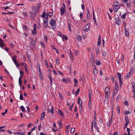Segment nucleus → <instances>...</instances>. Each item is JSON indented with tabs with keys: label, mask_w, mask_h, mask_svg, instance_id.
Segmentation results:
<instances>
[{
	"label": "nucleus",
	"mask_w": 135,
	"mask_h": 135,
	"mask_svg": "<svg viewBox=\"0 0 135 135\" xmlns=\"http://www.w3.org/2000/svg\"><path fill=\"white\" fill-rule=\"evenodd\" d=\"M56 21L53 19H51L50 21V24L51 26L53 27L52 29L53 30L56 28Z\"/></svg>",
	"instance_id": "1"
},
{
	"label": "nucleus",
	"mask_w": 135,
	"mask_h": 135,
	"mask_svg": "<svg viewBox=\"0 0 135 135\" xmlns=\"http://www.w3.org/2000/svg\"><path fill=\"white\" fill-rule=\"evenodd\" d=\"M90 27V24L88 23L84 27L85 29H83V30L86 32H88L89 30Z\"/></svg>",
	"instance_id": "2"
},
{
	"label": "nucleus",
	"mask_w": 135,
	"mask_h": 135,
	"mask_svg": "<svg viewBox=\"0 0 135 135\" xmlns=\"http://www.w3.org/2000/svg\"><path fill=\"white\" fill-rule=\"evenodd\" d=\"M36 27L37 26L36 24H34V28L33 30H32V33L33 35H35L36 34Z\"/></svg>",
	"instance_id": "3"
},
{
	"label": "nucleus",
	"mask_w": 135,
	"mask_h": 135,
	"mask_svg": "<svg viewBox=\"0 0 135 135\" xmlns=\"http://www.w3.org/2000/svg\"><path fill=\"white\" fill-rule=\"evenodd\" d=\"M115 84L114 88L115 90L114 92H115H115L116 93H117L118 92V90L119 89L118 85L116 81H115Z\"/></svg>",
	"instance_id": "4"
},
{
	"label": "nucleus",
	"mask_w": 135,
	"mask_h": 135,
	"mask_svg": "<svg viewBox=\"0 0 135 135\" xmlns=\"http://www.w3.org/2000/svg\"><path fill=\"white\" fill-rule=\"evenodd\" d=\"M132 73L131 72V71H130L127 74L126 76L124 77L125 79H127L128 78H130L131 76Z\"/></svg>",
	"instance_id": "5"
},
{
	"label": "nucleus",
	"mask_w": 135,
	"mask_h": 135,
	"mask_svg": "<svg viewBox=\"0 0 135 135\" xmlns=\"http://www.w3.org/2000/svg\"><path fill=\"white\" fill-rule=\"evenodd\" d=\"M64 7H62L60 8L61 11V15H63L65 11V6L64 4Z\"/></svg>",
	"instance_id": "6"
},
{
	"label": "nucleus",
	"mask_w": 135,
	"mask_h": 135,
	"mask_svg": "<svg viewBox=\"0 0 135 135\" xmlns=\"http://www.w3.org/2000/svg\"><path fill=\"white\" fill-rule=\"evenodd\" d=\"M32 12L30 13H33L36 14L37 12V9L36 8V6H33L32 8Z\"/></svg>",
	"instance_id": "7"
},
{
	"label": "nucleus",
	"mask_w": 135,
	"mask_h": 135,
	"mask_svg": "<svg viewBox=\"0 0 135 135\" xmlns=\"http://www.w3.org/2000/svg\"><path fill=\"white\" fill-rule=\"evenodd\" d=\"M30 17L31 20H35V17L36 15V14L33 13H30Z\"/></svg>",
	"instance_id": "8"
},
{
	"label": "nucleus",
	"mask_w": 135,
	"mask_h": 135,
	"mask_svg": "<svg viewBox=\"0 0 135 135\" xmlns=\"http://www.w3.org/2000/svg\"><path fill=\"white\" fill-rule=\"evenodd\" d=\"M44 27L45 28H46L48 26V22L47 21L44 20Z\"/></svg>",
	"instance_id": "9"
},
{
	"label": "nucleus",
	"mask_w": 135,
	"mask_h": 135,
	"mask_svg": "<svg viewBox=\"0 0 135 135\" xmlns=\"http://www.w3.org/2000/svg\"><path fill=\"white\" fill-rule=\"evenodd\" d=\"M125 120H126V123L125 124V126L124 127V128H126L129 122V120L128 118H127L126 117H125Z\"/></svg>",
	"instance_id": "10"
},
{
	"label": "nucleus",
	"mask_w": 135,
	"mask_h": 135,
	"mask_svg": "<svg viewBox=\"0 0 135 135\" xmlns=\"http://www.w3.org/2000/svg\"><path fill=\"white\" fill-rule=\"evenodd\" d=\"M115 21L116 22V23L118 25H120L121 23V21L120 19L118 17H117V18H116L115 19Z\"/></svg>",
	"instance_id": "11"
},
{
	"label": "nucleus",
	"mask_w": 135,
	"mask_h": 135,
	"mask_svg": "<svg viewBox=\"0 0 135 135\" xmlns=\"http://www.w3.org/2000/svg\"><path fill=\"white\" fill-rule=\"evenodd\" d=\"M54 107H52L51 109V110H50L49 108H48L47 109L48 112H49V113L50 112L51 114H53L54 113Z\"/></svg>",
	"instance_id": "12"
},
{
	"label": "nucleus",
	"mask_w": 135,
	"mask_h": 135,
	"mask_svg": "<svg viewBox=\"0 0 135 135\" xmlns=\"http://www.w3.org/2000/svg\"><path fill=\"white\" fill-rule=\"evenodd\" d=\"M70 51V54H69V56L71 58V59L72 60H73L74 59V56L72 54V52L71 51V50H69Z\"/></svg>",
	"instance_id": "13"
},
{
	"label": "nucleus",
	"mask_w": 135,
	"mask_h": 135,
	"mask_svg": "<svg viewBox=\"0 0 135 135\" xmlns=\"http://www.w3.org/2000/svg\"><path fill=\"white\" fill-rule=\"evenodd\" d=\"M31 45L32 47H34L35 46V41L32 38L31 41Z\"/></svg>",
	"instance_id": "14"
},
{
	"label": "nucleus",
	"mask_w": 135,
	"mask_h": 135,
	"mask_svg": "<svg viewBox=\"0 0 135 135\" xmlns=\"http://www.w3.org/2000/svg\"><path fill=\"white\" fill-rule=\"evenodd\" d=\"M93 68H94V70H93L94 74L95 75H96L98 73V71L96 69V67L95 65L94 66Z\"/></svg>",
	"instance_id": "15"
},
{
	"label": "nucleus",
	"mask_w": 135,
	"mask_h": 135,
	"mask_svg": "<svg viewBox=\"0 0 135 135\" xmlns=\"http://www.w3.org/2000/svg\"><path fill=\"white\" fill-rule=\"evenodd\" d=\"M3 41L1 38H0V46L2 48L4 46Z\"/></svg>",
	"instance_id": "16"
},
{
	"label": "nucleus",
	"mask_w": 135,
	"mask_h": 135,
	"mask_svg": "<svg viewBox=\"0 0 135 135\" xmlns=\"http://www.w3.org/2000/svg\"><path fill=\"white\" fill-rule=\"evenodd\" d=\"M112 117L111 118V119L109 120V121L108 122L107 124L108 127H109L111 125L112 123Z\"/></svg>",
	"instance_id": "17"
},
{
	"label": "nucleus",
	"mask_w": 135,
	"mask_h": 135,
	"mask_svg": "<svg viewBox=\"0 0 135 135\" xmlns=\"http://www.w3.org/2000/svg\"><path fill=\"white\" fill-rule=\"evenodd\" d=\"M20 76L19 78V79H21V78L23 76L24 74L23 72L21 71H20Z\"/></svg>",
	"instance_id": "18"
},
{
	"label": "nucleus",
	"mask_w": 135,
	"mask_h": 135,
	"mask_svg": "<svg viewBox=\"0 0 135 135\" xmlns=\"http://www.w3.org/2000/svg\"><path fill=\"white\" fill-rule=\"evenodd\" d=\"M113 7L114 11L115 12H117L119 8V7H117L114 6H113Z\"/></svg>",
	"instance_id": "19"
},
{
	"label": "nucleus",
	"mask_w": 135,
	"mask_h": 135,
	"mask_svg": "<svg viewBox=\"0 0 135 135\" xmlns=\"http://www.w3.org/2000/svg\"><path fill=\"white\" fill-rule=\"evenodd\" d=\"M88 13L87 14V18L88 19H89L90 18V12L89 10L88 9H87Z\"/></svg>",
	"instance_id": "20"
},
{
	"label": "nucleus",
	"mask_w": 135,
	"mask_h": 135,
	"mask_svg": "<svg viewBox=\"0 0 135 135\" xmlns=\"http://www.w3.org/2000/svg\"><path fill=\"white\" fill-rule=\"evenodd\" d=\"M110 91V88L108 87H106L105 89V93H108Z\"/></svg>",
	"instance_id": "21"
},
{
	"label": "nucleus",
	"mask_w": 135,
	"mask_h": 135,
	"mask_svg": "<svg viewBox=\"0 0 135 135\" xmlns=\"http://www.w3.org/2000/svg\"><path fill=\"white\" fill-rule=\"evenodd\" d=\"M124 28H125L124 31L125 32V35L127 37H128L129 35V33L127 31L125 26L124 27Z\"/></svg>",
	"instance_id": "22"
},
{
	"label": "nucleus",
	"mask_w": 135,
	"mask_h": 135,
	"mask_svg": "<svg viewBox=\"0 0 135 135\" xmlns=\"http://www.w3.org/2000/svg\"><path fill=\"white\" fill-rule=\"evenodd\" d=\"M119 3L118 2H115L113 4V6H115V7H119Z\"/></svg>",
	"instance_id": "23"
},
{
	"label": "nucleus",
	"mask_w": 135,
	"mask_h": 135,
	"mask_svg": "<svg viewBox=\"0 0 135 135\" xmlns=\"http://www.w3.org/2000/svg\"><path fill=\"white\" fill-rule=\"evenodd\" d=\"M20 108L22 112H25L26 111L24 107L23 106H21Z\"/></svg>",
	"instance_id": "24"
},
{
	"label": "nucleus",
	"mask_w": 135,
	"mask_h": 135,
	"mask_svg": "<svg viewBox=\"0 0 135 135\" xmlns=\"http://www.w3.org/2000/svg\"><path fill=\"white\" fill-rule=\"evenodd\" d=\"M45 113L44 112L42 113L41 115V118H40V119H42L43 120L45 117Z\"/></svg>",
	"instance_id": "25"
},
{
	"label": "nucleus",
	"mask_w": 135,
	"mask_h": 135,
	"mask_svg": "<svg viewBox=\"0 0 135 135\" xmlns=\"http://www.w3.org/2000/svg\"><path fill=\"white\" fill-rule=\"evenodd\" d=\"M117 74L118 75V78L119 80H122L121 78V74L119 73H117Z\"/></svg>",
	"instance_id": "26"
},
{
	"label": "nucleus",
	"mask_w": 135,
	"mask_h": 135,
	"mask_svg": "<svg viewBox=\"0 0 135 135\" xmlns=\"http://www.w3.org/2000/svg\"><path fill=\"white\" fill-rule=\"evenodd\" d=\"M38 66H39V75H40V78H41V76H42V74H41V69H40V66L39 65H38Z\"/></svg>",
	"instance_id": "27"
},
{
	"label": "nucleus",
	"mask_w": 135,
	"mask_h": 135,
	"mask_svg": "<svg viewBox=\"0 0 135 135\" xmlns=\"http://www.w3.org/2000/svg\"><path fill=\"white\" fill-rule=\"evenodd\" d=\"M74 52L75 54L76 55H78L79 54V52L78 50H74Z\"/></svg>",
	"instance_id": "28"
},
{
	"label": "nucleus",
	"mask_w": 135,
	"mask_h": 135,
	"mask_svg": "<svg viewBox=\"0 0 135 135\" xmlns=\"http://www.w3.org/2000/svg\"><path fill=\"white\" fill-rule=\"evenodd\" d=\"M27 26L26 25H23L22 26V28L23 30H25L26 32L27 31Z\"/></svg>",
	"instance_id": "29"
},
{
	"label": "nucleus",
	"mask_w": 135,
	"mask_h": 135,
	"mask_svg": "<svg viewBox=\"0 0 135 135\" xmlns=\"http://www.w3.org/2000/svg\"><path fill=\"white\" fill-rule=\"evenodd\" d=\"M96 64L97 65H101V63L99 60H97L96 61Z\"/></svg>",
	"instance_id": "30"
},
{
	"label": "nucleus",
	"mask_w": 135,
	"mask_h": 135,
	"mask_svg": "<svg viewBox=\"0 0 135 135\" xmlns=\"http://www.w3.org/2000/svg\"><path fill=\"white\" fill-rule=\"evenodd\" d=\"M17 58V57L16 55H14L12 57V59L13 61V62H14L15 61H16V59Z\"/></svg>",
	"instance_id": "31"
},
{
	"label": "nucleus",
	"mask_w": 135,
	"mask_h": 135,
	"mask_svg": "<svg viewBox=\"0 0 135 135\" xmlns=\"http://www.w3.org/2000/svg\"><path fill=\"white\" fill-rule=\"evenodd\" d=\"M94 121H95L96 120V111L95 110H94Z\"/></svg>",
	"instance_id": "32"
},
{
	"label": "nucleus",
	"mask_w": 135,
	"mask_h": 135,
	"mask_svg": "<svg viewBox=\"0 0 135 135\" xmlns=\"http://www.w3.org/2000/svg\"><path fill=\"white\" fill-rule=\"evenodd\" d=\"M58 114H60L61 116H62L63 115V114L61 110L59 109L58 110Z\"/></svg>",
	"instance_id": "33"
},
{
	"label": "nucleus",
	"mask_w": 135,
	"mask_h": 135,
	"mask_svg": "<svg viewBox=\"0 0 135 135\" xmlns=\"http://www.w3.org/2000/svg\"><path fill=\"white\" fill-rule=\"evenodd\" d=\"M80 91L79 88L76 91L75 93V94L76 96H77V95L78 94Z\"/></svg>",
	"instance_id": "34"
},
{
	"label": "nucleus",
	"mask_w": 135,
	"mask_h": 135,
	"mask_svg": "<svg viewBox=\"0 0 135 135\" xmlns=\"http://www.w3.org/2000/svg\"><path fill=\"white\" fill-rule=\"evenodd\" d=\"M62 81L64 82L67 83L68 82H69V81L68 80H67L66 79H65V78H64L62 79Z\"/></svg>",
	"instance_id": "35"
},
{
	"label": "nucleus",
	"mask_w": 135,
	"mask_h": 135,
	"mask_svg": "<svg viewBox=\"0 0 135 135\" xmlns=\"http://www.w3.org/2000/svg\"><path fill=\"white\" fill-rule=\"evenodd\" d=\"M91 91L90 90H89V97L90 99H91Z\"/></svg>",
	"instance_id": "36"
},
{
	"label": "nucleus",
	"mask_w": 135,
	"mask_h": 135,
	"mask_svg": "<svg viewBox=\"0 0 135 135\" xmlns=\"http://www.w3.org/2000/svg\"><path fill=\"white\" fill-rule=\"evenodd\" d=\"M75 131V128H72L71 129V133H73Z\"/></svg>",
	"instance_id": "37"
},
{
	"label": "nucleus",
	"mask_w": 135,
	"mask_h": 135,
	"mask_svg": "<svg viewBox=\"0 0 135 135\" xmlns=\"http://www.w3.org/2000/svg\"><path fill=\"white\" fill-rule=\"evenodd\" d=\"M77 39L78 41H81L82 40L81 37L80 36H78Z\"/></svg>",
	"instance_id": "38"
},
{
	"label": "nucleus",
	"mask_w": 135,
	"mask_h": 135,
	"mask_svg": "<svg viewBox=\"0 0 135 135\" xmlns=\"http://www.w3.org/2000/svg\"><path fill=\"white\" fill-rule=\"evenodd\" d=\"M18 81L19 86L20 87H21L22 84V80L18 79Z\"/></svg>",
	"instance_id": "39"
},
{
	"label": "nucleus",
	"mask_w": 135,
	"mask_h": 135,
	"mask_svg": "<svg viewBox=\"0 0 135 135\" xmlns=\"http://www.w3.org/2000/svg\"><path fill=\"white\" fill-rule=\"evenodd\" d=\"M115 93V92H114L113 93V95H112V99H113L114 98V96H115V94H116V93Z\"/></svg>",
	"instance_id": "40"
},
{
	"label": "nucleus",
	"mask_w": 135,
	"mask_h": 135,
	"mask_svg": "<svg viewBox=\"0 0 135 135\" xmlns=\"http://www.w3.org/2000/svg\"><path fill=\"white\" fill-rule=\"evenodd\" d=\"M121 95L120 94L118 95L116 98V101H118L119 100V99Z\"/></svg>",
	"instance_id": "41"
},
{
	"label": "nucleus",
	"mask_w": 135,
	"mask_h": 135,
	"mask_svg": "<svg viewBox=\"0 0 135 135\" xmlns=\"http://www.w3.org/2000/svg\"><path fill=\"white\" fill-rule=\"evenodd\" d=\"M127 15V13H125L121 17L122 18L124 19L126 18V15Z\"/></svg>",
	"instance_id": "42"
},
{
	"label": "nucleus",
	"mask_w": 135,
	"mask_h": 135,
	"mask_svg": "<svg viewBox=\"0 0 135 135\" xmlns=\"http://www.w3.org/2000/svg\"><path fill=\"white\" fill-rule=\"evenodd\" d=\"M108 93H105V98H106L105 100H106V99H107V100H108V99H109L108 98Z\"/></svg>",
	"instance_id": "43"
},
{
	"label": "nucleus",
	"mask_w": 135,
	"mask_h": 135,
	"mask_svg": "<svg viewBox=\"0 0 135 135\" xmlns=\"http://www.w3.org/2000/svg\"><path fill=\"white\" fill-rule=\"evenodd\" d=\"M68 26L69 28V30L70 31H71V25L70 23H68Z\"/></svg>",
	"instance_id": "44"
},
{
	"label": "nucleus",
	"mask_w": 135,
	"mask_h": 135,
	"mask_svg": "<svg viewBox=\"0 0 135 135\" xmlns=\"http://www.w3.org/2000/svg\"><path fill=\"white\" fill-rule=\"evenodd\" d=\"M94 127L96 128L97 127V124H96V120L95 121L94 120Z\"/></svg>",
	"instance_id": "45"
},
{
	"label": "nucleus",
	"mask_w": 135,
	"mask_h": 135,
	"mask_svg": "<svg viewBox=\"0 0 135 135\" xmlns=\"http://www.w3.org/2000/svg\"><path fill=\"white\" fill-rule=\"evenodd\" d=\"M102 54L104 56H105L106 55V53L105 51L103 50L102 51Z\"/></svg>",
	"instance_id": "46"
},
{
	"label": "nucleus",
	"mask_w": 135,
	"mask_h": 135,
	"mask_svg": "<svg viewBox=\"0 0 135 135\" xmlns=\"http://www.w3.org/2000/svg\"><path fill=\"white\" fill-rule=\"evenodd\" d=\"M49 16L50 17H52L53 15V13L52 12H49Z\"/></svg>",
	"instance_id": "47"
},
{
	"label": "nucleus",
	"mask_w": 135,
	"mask_h": 135,
	"mask_svg": "<svg viewBox=\"0 0 135 135\" xmlns=\"http://www.w3.org/2000/svg\"><path fill=\"white\" fill-rule=\"evenodd\" d=\"M99 47H98V49H96V54L97 55H98L99 53Z\"/></svg>",
	"instance_id": "48"
},
{
	"label": "nucleus",
	"mask_w": 135,
	"mask_h": 135,
	"mask_svg": "<svg viewBox=\"0 0 135 135\" xmlns=\"http://www.w3.org/2000/svg\"><path fill=\"white\" fill-rule=\"evenodd\" d=\"M79 109L80 110V112H81V111H82V105L81 104V105H79Z\"/></svg>",
	"instance_id": "49"
},
{
	"label": "nucleus",
	"mask_w": 135,
	"mask_h": 135,
	"mask_svg": "<svg viewBox=\"0 0 135 135\" xmlns=\"http://www.w3.org/2000/svg\"><path fill=\"white\" fill-rule=\"evenodd\" d=\"M46 16V14L45 13V12H44L42 13V17L45 18V16Z\"/></svg>",
	"instance_id": "50"
},
{
	"label": "nucleus",
	"mask_w": 135,
	"mask_h": 135,
	"mask_svg": "<svg viewBox=\"0 0 135 135\" xmlns=\"http://www.w3.org/2000/svg\"><path fill=\"white\" fill-rule=\"evenodd\" d=\"M20 99L21 100H23V95H22V94H20Z\"/></svg>",
	"instance_id": "51"
},
{
	"label": "nucleus",
	"mask_w": 135,
	"mask_h": 135,
	"mask_svg": "<svg viewBox=\"0 0 135 135\" xmlns=\"http://www.w3.org/2000/svg\"><path fill=\"white\" fill-rule=\"evenodd\" d=\"M101 43V40H98V42H97V45L98 46H99L100 45Z\"/></svg>",
	"instance_id": "52"
},
{
	"label": "nucleus",
	"mask_w": 135,
	"mask_h": 135,
	"mask_svg": "<svg viewBox=\"0 0 135 135\" xmlns=\"http://www.w3.org/2000/svg\"><path fill=\"white\" fill-rule=\"evenodd\" d=\"M58 35L61 37L62 36V33H61V32L60 31H58Z\"/></svg>",
	"instance_id": "53"
},
{
	"label": "nucleus",
	"mask_w": 135,
	"mask_h": 135,
	"mask_svg": "<svg viewBox=\"0 0 135 135\" xmlns=\"http://www.w3.org/2000/svg\"><path fill=\"white\" fill-rule=\"evenodd\" d=\"M124 113L125 114H128L131 113V112L128 110H126L125 111Z\"/></svg>",
	"instance_id": "54"
},
{
	"label": "nucleus",
	"mask_w": 135,
	"mask_h": 135,
	"mask_svg": "<svg viewBox=\"0 0 135 135\" xmlns=\"http://www.w3.org/2000/svg\"><path fill=\"white\" fill-rule=\"evenodd\" d=\"M37 127V126H34L33 128L32 129H31V132H32V131H34V130H35L36 128Z\"/></svg>",
	"instance_id": "55"
},
{
	"label": "nucleus",
	"mask_w": 135,
	"mask_h": 135,
	"mask_svg": "<svg viewBox=\"0 0 135 135\" xmlns=\"http://www.w3.org/2000/svg\"><path fill=\"white\" fill-rule=\"evenodd\" d=\"M63 38L65 39L66 40L68 39V38L65 35H63Z\"/></svg>",
	"instance_id": "56"
},
{
	"label": "nucleus",
	"mask_w": 135,
	"mask_h": 135,
	"mask_svg": "<svg viewBox=\"0 0 135 135\" xmlns=\"http://www.w3.org/2000/svg\"><path fill=\"white\" fill-rule=\"evenodd\" d=\"M119 85H120V87H121V85H122L123 84L122 83V80H119Z\"/></svg>",
	"instance_id": "57"
},
{
	"label": "nucleus",
	"mask_w": 135,
	"mask_h": 135,
	"mask_svg": "<svg viewBox=\"0 0 135 135\" xmlns=\"http://www.w3.org/2000/svg\"><path fill=\"white\" fill-rule=\"evenodd\" d=\"M119 60V58L118 57L117 58V62L118 64L120 63Z\"/></svg>",
	"instance_id": "58"
},
{
	"label": "nucleus",
	"mask_w": 135,
	"mask_h": 135,
	"mask_svg": "<svg viewBox=\"0 0 135 135\" xmlns=\"http://www.w3.org/2000/svg\"><path fill=\"white\" fill-rule=\"evenodd\" d=\"M120 109L119 107H118V106L117 107V110L118 111V113H119L120 112Z\"/></svg>",
	"instance_id": "59"
},
{
	"label": "nucleus",
	"mask_w": 135,
	"mask_h": 135,
	"mask_svg": "<svg viewBox=\"0 0 135 135\" xmlns=\"http://www.w3.org/2000/svg\"><path fill=\"white\" fill-rule=\"evenodd\" d=\"M18 134H20V135H24L25 133L24 132H18Z\"/></svg>",
	"instance_id": "60"
},
{
	"label": "nucleus",
	"mask_w": 135,
	"mask_h": 135,
	"mask_svg": "<svg viewBox=\"0 0 135 135\" xmlns=\"http://www.w3.org/2000/svg\"><path fill=\"white\" fill-rule=\"evenodd\" d=\"M57 72L60 74V75L62 76V75H63V74L61 72V71H57Z\"/></svg>",
	"instance_id": "61"
},
{
	"label": "nucleus",
	"mask_w": 135,
	"mask_h": 135,
	"mask_svg": "<svg viewBox=\"0 0 135 135\" xmlns=\"http://www.w3.org/2000/svg\"><path fill=\"white\" fill-rule=\"evenodd\" d=\"M41 124H40L39 126L38 127V129L39 131L40 130L41 128Z\"/></svg>",
	"instance_id": "62"
},
{
	"label": "nucleus",
	"mask_w": 135,
	"mask_h": 135,
	"mask_svg": "<svg viewBox=\"0 0 135 135\" xmlns=\"http://www.w3.org/2000/svg\"><path fill=\"white\" fill-rule=\"evenodd\" d=\"M124 105H128V103L127 101H125L124 103Z\"/></svg>",
	"instance_id": "63"
},
{
	"label": "nucleus",
	"mask_w": 135,
	"mask_h": 135,
	"mask_svg": "<svg viewBox=\"0 0 135 135\" xmlns=\"http://www.w3.org/2000/svg\"><path fill=\"white\" fill-rule=\"evenodd\" d=\"M9 45L12 48H13L14 46L12 43H10L9 44Z\"/></svg>",
	"instance_id": "64"
}]
</instances>
